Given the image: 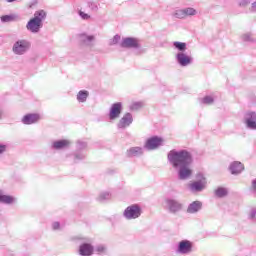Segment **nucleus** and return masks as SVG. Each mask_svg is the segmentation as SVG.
Returning a JSON list of instances; mask_svg holds the SVG:
<instances>
[{"mask_svg": "<svg viewBox=\"0 0 256 256\" xmlns=\"http://www.w3.org/2000/svg\"><path fill=\"white\" fill-rule=\"evenodd\" d=\"M169 164L177 171L180 181H187L193 175V170L189 167L193 163V157L187 150H171L167 154Z\"/></svg>", "mask_w": 256, "mask_h": 256, "instance_id": "f257e3e1", "label": "nucleus"}, {"mask_svg": "<svg viewBox=\"0 0 256 256\" xmlns=\"http://www.w3.org/2000/svg\"><path fill=\"white\" fill-rule=\"evenodd\" d=\"M165 209L171 215H179L183 211L184 205L177 199L167 198L165 200Z\"/></svg>", "mask_w": 256, "mask_h": 256, "instance_id": "f03ea898", "label": "nucleus"}, {"mask_svg": "<svg viewBox=\"0 0 256 256\" xmlns=\"http://www.w3.org/2000/svg\"><path fill=\"white\" fill-rule=\"evenodd\" d=\"M31 49V42L26 39H20L14 42L12 52L14 55H25Z\"/></svg>", "mask_w": 256, "mask_h": 256, "instance_id": "7ed1b4c3", "label": "nucleus"}, {"mask_svg": "<svg viewBox=\"0 0 256 256\" xmlns=\"http://www.w3.org/2000/svg\"><path fill=\"white\" fill-rule=\"evenodd\" d=\"M142 213L143 210L139 204H132L124 210L123 217H125L128 221H131L133 219H139Z\"/></svg>", "mask_w": 256, "mask_h": 256, "instance_id": "20e7f679", "label": "nucleus"}, {"mask_svg": "<svg viewBox=\"0 0 256 256\" xmlns=\"http://www.w3.org/2000/svg\"><path fill=\"white\" fill-rule=\"evenodd\" d=\"M163 145V138L159 136H153L151 138H148L144 144V149L147 151H155L159 149V147H162Z\"/></svg>", "mask_w": 256, "mask_h": 256, "instance_id": "39448f33", "label": "nucleus"}, {"mask_svg": "<svg viewBox=\"0 0 256 256\" xmlns=\"http://www.w3.org/2000/svg\"><path fill=\"white\" fill-rule=\"evenodd\" d=\"M176 253L178 255H189L193 253V242L189 240H182L178 243Z\"/></svg>", "mask_w": 256, "mask_h": 256, "instance_id": "423d86ee", "label": "nucleus"}, {"mask_svg": "<svg viewBox=\"0 0 256 256\" xmlns=\"http://www.w3.org/2000/svg\"><path fill=\"white\" fill-rule=\"evenodd\" d=\"M175 59L180 67H189L193 63V57L185 52H178Z\"/></svg>", "mask_w": 256, "mask_h": 256, "instance_id": "0eeeda50", "label": "nucleus"}, {"mask_svg": "<svg viewBox=\"0 0 256 256\" xmlns=\"http://www.w3.org/2000/svg\"><path fill=\"white\" fill-rule=\"evenodd\" d=\"M120 47H122V49H139L141 44H139V39L137 38L126 37L122 39Z\"/></svg>", "mask_w": 256, "mask_h": 256, "instance_id": "6e6552de", "label": "nucleus"}, {"mask_svg": "<svg viewBox=\"0 0 256 256\" xmlns=\"http://www.w3.org/2000/svg\"><path fill=\"white\" fill-rule=\"evenodd\" d=\"M206 186L207 180L203 177L201 180H197L189 184L188 189L191 193H201V191H204Z\"/></svg>", "mask_w": 256, "mask_h": 256, "instance_id": "1a4fd4ad", "label": "nucleus"}, {"mask_svg": "<svg viewBox=\"0 0 256 256\" xmlns=\"http://www.w3.org/2000/svg\"><path fill=\"white\" fill-rule=\"evenodd\" d=\"M122 111H123V103L117 102L112 104L109 112L110 121H115V119H119V117H121Z\"/></svg>", "mask_w": 256, "mask_h": 256, "instance_id": "9d476101", "label": "nucleus"}, {"mask_svg": "<svg viewBox=\"0 0 256 256\" xmlns=\"http://www.w3.org/2000/svg\"><path fill=\"white\" fill-rule=\"evenodd\" d=\"M244 123L248 129L255 131L256 129V112H246L244 115Z\"/></svg>", "mask_w": 256, "mask_h": 256, "instance_id": "9b49d317", "label": "nucleus"}, {"mask_svg": "<svg viewBox=\"0 0 256 256\" xmlns=\"http://www.w3.org/2000/svg\"><path fill=\"white\" fill-rule=\"evenodd\" d=\"M79 41L83 47H93L95 43V36L87 33H81L78 35Z\"/></svg>", "mask_w": 256, "mask_h": 256, "instance_id": "f8f14e48", "label": "nucleus"}, {"mask_svg": "<svg viewBox=\"0 0 256 256\" xmlns=\"http://www.w3.org/2000/svg\"><path fill=\"white\" fill-rule=\"evenodd\" d=\"M42 28L43 23L35 20L34 18L30 19L26 24V29L27 31H30V33H39Z\"/></svg>", "mask_w": 256, "mask_h": 256, "instance_id": "ddd939ff", "label": "nucleus"}, {"mask_svg": "<svg viewBox=\"0 0 256 256\" xmlns=\"http://www.w3.org/2000/svg\"><path fill=\"white\" fill-rule=\"evenodd\" d=\"M133 123V115L131 113H126L117 123L118 129H127Z\"/></svg>", "mask_w": 256, "mask_h": 256, "instance_id": "4468645a", "label": "nucleus"}, {"mask_svg": "<svg viewBox=\"0 0 256 256\" xmlns=\"http://www.w3.org/2000/svg\"><path fill=\"white\" fill-rule=\"evenodd\" d=\"M69 145H71V141L69 140H56L52 142L51 149L53 151H63V149L69 148Z\"/></svg>", "mask_w": 256, "mask_h": 256, "instance_id": "2eb2a0df", "label": "nucleus"}, {"mask_svg": "<svg viewBox=\"0 0 256 256\" xmlns=\"http://www.w3.org/2000/svg\"><path fill=\"white\" fill-rule=\"evenodd\" d=\"M94 251H95V248L92 246L91 243H82L79 246L78 253L81 256H91L93 255Z\"/></svg>", "mask_w": 256, "mask_h": 256, "instance_id": "dca6fc26", "label": "nucleus"}, {"mask_svg": "<svg viewBox=\"0 0 256 256\" xmlns=\"http://www.w3.org/2000/svg\"><path fill=\"white\" fill-rule=\"evenodd\" d=\"M41 120V116L39 114H27L22 118V123L24 125H33L38 123Z\"/></svg>", "mask_w": 256, "mask_h": 256, "instance_id": "f3484780", "label": "nucleus"}, {"mask_svg": "<svg viewBox=\"0 0 256 256\" xmlns=\"http://www.w3.org/2000/svg\"><path fill=\"white\" fill-rule=\"evenodd\" d=\"M201 209H203V203L199 200H196L188 205L186 211L190 215H195V213H199Z\"/></svg>", "mask_w": 256, "mask_h": 256, "instance_id": "a211bd4d", "label": "nucleus"}, {"mask_svg": "<svg viewBox=\"0 0 256 256\" xmlns=\"http://www.w3.org/2000/svg\"><path fill=\"white\" fill-rule=\"evenodd\" d=\"M143 153H144L143 148L139 146L131 147L126 151L127 157H141Z\"/></svg>", "mask_w": 256, "mask_h": 256, "instance_id": "6ab92c4d", "label": "nucleus"}, {"mask_svg": "<svg viewBox=\"0 0 256 256\" xmlns=\"http://www.w3.org/2000/svg\"><path fill=\"white\" fill-rule=\"evenodd\" d=\"M15 201H17L15 197L5 195L3 194V191L0 190V203H3L4 205H12Z\"/></svg>", "mask_w": 256, "mask_h": 256, "instance_id": "aec40b11", "label": "nucleus"}, {"mask_svg": "<svg viewBox=\"0 0 256 256\" xmlns=\"http://www.w3.org/2000/svg\"><path fill=\"white\" fill-rule=\"evenodd\" d=\"M243 169L245 168L243 167V164L241 162L236 161L230 165V171L232 175H239V173H241Z\"/></svg>", "mask_w": 256, "mask_h": 256, "instance_id": "412c9836", "label": "nucleus"}, {"mask_svg": "<svg viewBox=\"0 0 256 256\" xmlns=\"http://www.w3.org/2000/svg\"><path fill=\"white\" fill-rule=\"evenodd\" d=\"M33 19L40 23H43V21L47 19V12H45V10H38L34 13Z\"/></svg>", "mask_w": 256, "mask_h": 256, "instance_id": "4be33fe9", "label": "nucleus"}, {"mask_svg": "<svg viewBox=\"0 0 256 256\" xmlns=\"http://www.w3.org/2000/svg\"><path fill=\"white\" fill-rule=\"evenodd\" d=\"M173 47L178 53H185L187 51V43L185 42L175 41L173 42Z\"/></svg>", "mask_w": 256, "mask_h": 256, "instance_id": "5701e85b", "label": "nucleus"}, {"mask_svg": "<svg viewBox=\"0 0 256 256\" xmlns=\"http://www.w3.org/2000/svg\"><path fill=\"white\" fill-rule=\"evenodd\" d=\"M87 97H89V91L80 90L77 94V101L79 103H85L87 101Z\"/></svg>", "mask_w": 256, "mask_h": 256, "instance_id": "b1692460", "label": "nucleus"}, {"mask_svg": "<svg viewBox=\"0 0 256 256\" xmlns=\"http://www.w3.org/2000/svg\"><path fill=\"white\" fill-rule=\"evenodd\" d=\"M241 39L242 41H244V43H255V38L253 37V33L251 32H246L242 34Z\"/></svg>", "mask_w": 256, "mask_h": 256, "instance_id": "393cba45", "label": "nucleus"}, {"mask_svg": "<svg viewBox=\"0 0 256 256\" xmlns=\"http://www.w3.org/2000/svg\"><path fill=\"white\" fill-rule=\"evenodd\" d=\"M229 191L227 190V188L224 187H218L215 190V195L216 197H219L220 199H222L223 197H227Z\"/></svg>", "mask_w": 256, "mask_h": 256, "instance_id": "a878e982", "label": "nucleus"}, {"mask_svg": "<svg viewBox=\"0 0 256 256\" xmlns=\"http://www.w3.org/2000/svg\"><path fill=\"white\" fill-rule=\"evenodd\" d=\"M183 9L185 19H187V17H195V15H197V10L195 8L187 7Z\"/></svg>", "mask_w": 256, "mask_h": 256, "instance_id": "bb28decb", "label": "nucleus"}, {"mask_svg": "<svg viewBox=\"0 0 256 256\" xmlns=\"http://www.w3.org/2000/svg\"><path fill=\"white\" fill-rule=\"evenodd\" d=\"M172 17H175V19H185V12L184 9H176L172 13Z\"/></svg>", "mask_w": 256, "mask_h": 256, "instance_id": "cd10ccee", "label": "nucleus"}, {"mask_svg": "<svg viewBox=\"0 0 256 256\" xmlns=\"http://www.w3.org/2000/svg\"><path fill=\"white\" fill-rule=\"evenodd\" d=\"M95 251L98 255H105L107 253V246L100 244L95 247Z\"/></svg>", "mask_w": 256, "mask_h": 256, "instance_id": "c85d7f7f", "label": "nucleus"}, {"mask_svg": "<svg viewBox=\"0 0 256 256\" xmlns=\"http://www.w3.org/2000/svg\"><path fill=\"white\" fill-rule=\"evenodd\" d=\"M111 199V193L101 192L98 196V201H109Z\"/></svg>", "mask_w": 256, "mask_h": 256, "instance_id": "c756f323", "label": "nucleus"}, {"mask_svg": "<svg viewBox=\"0 0 256 256\" xmlns=\"http://www.w3.org/2000/svg\"><path fill=\"white\" fill-rule=\"evenodd\" d=\"M0 19L2 23H11L12 21H15V15H4L1 16Z\"/></svg>", "mask_w": 256, "mask_h": 256, "instance_id": "7c9ffc66", "label": "nucleus"}, {"mask_svg": "<svg viewBox=\"0 0 256 256\" xmlns=\"http://www.w3.org/2000/svg\"><path fill=\"white\" fill-rule=\"evenodd\" d=\"M77 151H83V149H87V142L78 140L76 142Z\"/></svg>", "mask_w": 256, "mask_h": 256, "instance_id": "2f4dec72", "label": "nucleus"}, {"mask_svg": "<svg viewBox=\"0 0 256 256\" xmlns=\"http://www.w3.org/2000/svg\"><path fill=\"white\" fill-rule=\"evenodd\" d=\"M85 157H87V154L86 153H83V152H76L74 154V159L76 161H83V159H85Z\"/></svg>", "mask_w": 256, "mask_h": 256, "instance_id": "473e14b6", "label": "nucleus"}, {"mask_svg": "<svg viewBox=\"0 0 256 256\" xmlns=\"http://www.w3.org/2000/svg\"><path fill=\"white\" fill-rule=\"evenodd\" d=\"M141 107H143V102H134L132 103V105L130 106V109L132 111H137L139 109H141Z\"/></svg>", "mask_w": 256, "mask_h": 256, "instance_id": "72a5a7b5", "label": "nucleus"}, {"mask_svg": "<svg viewBox=\"0 0 256 256\" xmlns=\"http://www.w3.org/2000/svg\"><path fill=\"white\" fill-rule=\"evenodd\" d=\"M119 41H121V36H119L118 34H116L113 39H111L109 41V45L113 46V45H117V43H119Z\"/></svg>", "mask_w": 256, "mask_h": 256, "instance_id": "f704fd0d", "label": "nucleus"}, {"mask_svg": "<svg viewBox=\"0 0 256 256\" xmlns=\"http://www.w3.org/2000/svg\"><path fill=\"white\" fill-rule=\"evenodd\" d=\"M88 7L91 11H94V12L99 11V6L95 2H88Z\"/></svg>", "mask_w": 256, "mask_h": 256, "instance_id": "c9c22d12", "label": "nucleus"}, {"mask_svg": "<svg viewBox=\"0 0 256 256\" xmlns=\"http://www.w3.org/2000/svg\"><path fill=\"white\" fill-rule=\"evenodd\" d=\"M213 101L214 99L211 96H206L202 99V103H204V105H211Z\"/></svg>", "mask_w": 256, "mask_h": 256, "instance_id": "e433bc0d", "label": "nucleus"}, {"mask_svg": "<svg viewBox=\"0 0 256 256\" xmlns=\"http://www.w3.org/2000/svg\"><path fill=\"white\" fill-rule=\"evenodd\" d=\"M79 16L81 17V19H83L84 21H89V19H91V16L83 11H79Z\"/></svg>", "mask_w": 256, "mask_h": 256, "instance_id": "4c0bfd02", "label": "nucleus"}, {"mask_svg": "<svg viewBox=\"0 0 256 256\" xmlns=\"http://www.w3.org/2000/svg\"><path fill=\"white\" fill-rule=\"evenodd\" d=\"M250 3H253V0H240L239 7H247Z\"/></svg>", "mask_w": 256, "mask_h": 256, "instance_id": "58836bf2", "label": "nucleus"}, {"mask_svg": "<svg viewBox=\"0 0 256 256\" xmlns=\"http://www.w3.org/2000/svg\"><path fill=\"white\" fill-rule=\"evenodd\" d=\"M248 218L251 219L252 221L256 219V208H252L250 210Z\"/></svg>", "mask_w": 256, "mask_h": 256, "instance_id": "ea45409f", "label": "nucleus"}, {"mask_svg": "<svg viewBox=\"0 0 256 256\" xmlns=\"http://www.w3.org/2000/svg\"><path fill=\"white\" fill-rule=\"evenodd\" d=\"M60 227H61V224L59 222L52 223L53 231H59Z\"/></svg>", "mask_w": 256, "mask_h": 256, "instance_id": "a19ab883", "label": "nucleus"}, {"mask_svg": "<svg viewBox=\"0 0 256 256\" xmlns=\"http://www.w3.org/2000/svg\"><path fill=\"white\" fill-rule=\"evenodd\" d=\"M250 11L256 13V0H252Z\"/></svg>", "mask_w": 256, "mask_h": 256, "instance_id": "79ce46f5", "label": "nucleus"}, {"mask_svg": "<svg viewBox=\"0 0 256 256\" xmlns=\"http://www.w3.org/2000/svg\"><path fill=\"white\" fill-rule=\"evenodd\" d=\"M7 151V145L0 144V155H3Z\"/></svg>", "mask_w": 256, "mask_h": 256, "instance_id": "37998d69", "label": "nucleus"}, {"mask_svg": "<svg viewBox=\"0 0 256 256\" xmlns=\"http://www.w3.org/2000/svg\"><path fill=\"white\" fill-rule=\"evenodd\" d=\"M0 119H3V111L0 110Z\"/></svg>", "mask_w": 256, "mask_h": 256, "instance_id": "c03bdc74", "label": "nucleus"}]
</instances>
